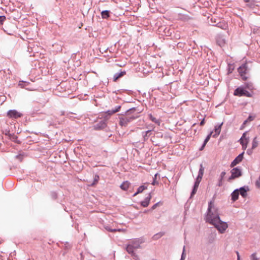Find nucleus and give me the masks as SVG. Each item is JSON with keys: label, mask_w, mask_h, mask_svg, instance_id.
Returning <instances> with one entry per match:
<instances>
[{"label": "nucleus", "mask_w": 260, "mask_h": 260, "mask_svg": "<svg viewBox=\"0 0 260 260\" xmlns=\"http://www.w3.org/2000/svg\"><path fill=\"white\" fill-rule=\"evenodd\" d=\"M258 146V141H257V138L255 137L252 141V149L255 148Z\"/></svg>", "instance_id": "5701e85b"}, {"label": "nucleus", "mask_w": 260, "mask_h": 260, "mask_svg": "<svg viewBox=\"0 0 260 260\" xmlns=\"http://www.w3.org/2000/svg\"><path fill=\"white\" fill-rule=\"evenodd\" d=\"M225 174L226 173L225 172H222L220 174V177L223 178Z\"/></svg>", "instance_id": "473e14b6"}, {"label": "nucleus", "mask_w": 260, "mask_h": 260, "mask_svg": "<svg viewBox=\"0 0 260 260\" xmlns=\"http://www.w3.org/2000/svg\"><path fill=\"white\" fill-rule=\"evenodd\" d=\"M205 124V119L204 118L200 122V125L203 126Z\"/></svg>", "instance_id": "f704fd0d"}, {"label": "nucleus", "mask_w": 260, "mask_h": 260, "mask_svg": "<svg viewBox=\"0 0 260 260\" xmlns=\"http://www.w3.org/2000/svg\"><path fill=\"white\" fill-rule=\"evenodd\" d=\"M239 191L238 189L234 190L232 193V199L233 201H236L239 197Z\"/></svg>", "instance_id": "4468645a"}, {"label": "nucleus", "mask_w": 260, "mask_h": 260, "mask_svg": "<svg viewBox=\"0 0 260 260\" xmlns=\"http://www.w3.org/2000/svg\"><path fill=\"white\" fill-rule=\"evenodd\" d=\"M239 194H240L243 197L245 198L247 196V190L244 188L241 187L239 190Z\"/></svg>", "instance_id": "aec40b11"}, {"label": "nucleus", "mask_w": 260, "mask_h": 260, "mask_svg": "<svg viewBox=\"0 0 260 260\" xmlns=\"http://www.w3.org/2000/svg\"><path fill=\"white\" fill-rule=\"evenodd\" d=\"M213 132H211L209 135H208L207 137L206 138L205 141H204V143L202 147V148H201V150H202L204 147L205 146V145H206L207 143L209 141L211 136L212 135Z\"/></svg>", "instance_id": "a211bd4d"}, {"label": "nucleus", "mask_w": 260, "mask_h": 260, "mask_svg": "<svg viewBox=\"0 0 260 260\" xmlns=\"http://www.w3.org/2000/svg\"><path fill=\"white\" fill-rule=\"evenodd\" d=\"M234 95L238 96H245L248 98L252 96V93L245 90L243 87L237 88L234 92Z\"/></svg>", "instance_id": "f03ea898"}, {"label": "nucleus", "mask_w": 260, "mask_h": 260, "mask_svg": "<svg viewBox=\"0 0 260 260\" xmlns=\"http://www.w3.org/2000/svg\"><path fill=\"white\" fill-rule=\"evenodd\" d=\"M205 220L206 222L214 225L221 234L224 233L228 228L227 223L221 220L218 209L215 205L214 200L208 204Z\"/></svg>", "instance_id": "f257e3e1"}, {"label": "nucleus", "mask_w": 260, "mask_h": 260, "mask_svg": "<svg viewBox=\"0 0 260 260\" xmlns=\"http://www.w3.org/2000/svg\"><path fill=\"white\" fill-rule=\"evenodd\" d=\"M149 118L150 119L155 123L156 124L159 125L160 123V121L159 119H156L155 117H153L151 114H149L148 115Z\"/></svg>", "instance_id": "f3484780"}, {"label": "nucleus", "mask_w": 260, "mask_h": 260, "mask_svg": "<svg viewBox=\"0 0 260 260\" xmlns=\"http://www.w3.org/2000/svg\"><path fill=\"white\" fill-rule=\"evenodd\" d=\"M222 125V123L219 125H216L215 126L214 131L215 134L212 135L213 137H216L218 135H219L221 132V125Z\"/></svg>", "instance_id": "9d476101"}, {"label": "nucleus", "mask_w": 260, "mask_h": 260, "mask_svg": "<svg viewBox=\"0 0 260 260\" xmlns=\"http://www.w3.org/2000/svg\"><path fill=\"white\" fill-rule=\"evenodd\" d=\"M231 173L232 175L228 179L229 181H231L232 180L238 178L242 175V173L240 170L237 168L233 169L231 170Z\"/></svg>", "instance_id": "20e7f679"}, {"label": "nucleus", "mask_w": 260, "mask_h": 260, "mask_svg": "<svg viewBox=\"0 0 260 260\" xmlns=\"http://www.w3.org/2000/svg\"><path fill=\"white\" fill-rule=\"evenodd\" d=\"M135 249H136L134 248V246L131 243L128 244L126 248L127 252L132 255L134 254V250Z\"/></svg>", "instance_id": "9b49d317"}, {"label": "nucleus", "mask_w": 260, "mask_h": 260, "mask_svg": "<svg viewBox=\"0 0 260 260\" xmlns=\"http://www.w3.org/2000/svg\"><path fill=\"white\" fill-rule=\"evenodd\" d=\"M217 26L219 28H221L222 29H226L228 28V25L225 23L220 22L218 23Z\"/></svg>", "instance_id": "4be33fe9"}, {"label": "nucleus", "mask_w": 260, "mask_h": 260, "mask_svg": "<svg viewBox=\"0 0 260 260\" xmlns=\"http://www.w3.org/2000/svg\"><path fill=\"white\" fill-rule=\"evenodd\" d=\"M151 199V195L150 193L149 194L148 197H146L144 201H143L141 204L144 207H147L150 203V201Z\"/></svg>", "instance_id": "1a4fd4ad"}, {"label": "nucleus", "mask_w": 260, "mask_h": 260, "mask_svg": "<svg viewBox=\"0 0 260 260\" xmlns=\"http://www.w3.org/2000/svg\"><path fill=\"white\" fill-rule=\"evenodd\" d=\"M200 182H199L198 181H196L195 182V183L194 184V186H193V188H197L198 189V187H199V184H200Z\"/></svg>", "instance_id": "7c9ffc66"}, {"label": "nucleus", "mask_w": 260, "mask_h": 260, "mask_svg": "<svg viewBox=\"0 0 260 260\" xmlns=\"http://www.w3.org/2000/svg\"><path fill=\"white\" fill-rule=\"evenodd\" d=\"M223 179V178L220 177V178L219 179L218 183L217 184V185L218 186H221L222 185V184H223V182H222Z\"/></svg>", "instance_id": "cd10ccee"}, {"label": "nucleus", "mask_w": 260, "mask_h": 260, "mask_svg": "<svg viewBox=\"0 0 260 260\" xmlns=\"http://www.w3.org/2000/svg\"><path fill=\"white\" fill-rule=\"evenodd\" d=\"M204 172V168L202 164L200 165V169L199 171V175L203 176Z\"/></svg>", "instance_id": "b1692460"}, {"label": "nucleus", "mask_w": 260, "mask_h": 260, "mask_svg": "<svg viewBox=\"0 0 260 260\" xmlns=\"http://www.w3.org/2000/svg\"><path fill=\"white\" fill-rule=\"evenodd\" d=\"M202 177H203L202 175H200L198 174V177L197 178L196 181H198L199 182H200L201 181V180H202Z\"/></svg>", "instance_id": "c756f323"}, {"label": "nucleus", "mask_w": 260, "mask_h": 260, "mask_svg": "<svg viewBox=\"0 0 260 260\" xmlns=\"http://www.w3.org/2000/svg\"><path fill=\"white\" fill-rule=\"evenodd\" d=\"M150 132L149 131L146 132V136L148 135V134Z\"/></svg>", "instance_id": "e433bc0d"}, {"label": "nucleus", "mask_w": 260, "mask_h": 260, "mask_svg": "<svg viewBox=\"0 0 260 260\" xmlns=\"http://www.w3.org/2000/svg\"><path fill=\"white\" fill-rule=\"evenodd\" d=\"M248 88H249V89H250L251 90H252V88H250V87H248Z\"/></svg>", "instance_id": "79ce46f5"}, {"label": "nucleus", "mask_w": 260, "mask_h": 260, "mask_svg": "<svg viewBox=\"0 0 260 260\" xmlns=\"http://www.w3.org/2000/svg\"><path fill=\"white\" fill-rule=\"evenodd\" d=\"M184 250H185V247H184V248H183V252L182 254V257H181V260H182L183 258V255H184Z\"/></svg>", "instance_id": "c9c22d12"}, {"label": "nucleus", "mask_w": 260, "mask_h": 260, "mask_svg": "<svg viewBox=\"0 0 260 260\" xmlns=\"http://www.w3.org/2000/svg\"><path fill=\"white\" fill-rule=\"evenodd\" d=\"M7 114L9 117L13 118H17L22 116V114L15 110L9 111Z\"/></svg>", "instance_id": "423d86ee"}, {"label": "nucleus", "mask_w": 260, "mask_h": 260, "mask_svg": "<svg viewBox=\"0 0 260 260\" xmlns=\"http://www.w3.org/2000/svg\"><path fill=\"white\" fill-rule=\"evenodd\" d=\"M105 229L107 231H109V232H115L116 231H119L120 232L121 231L120 229H118V230H116V229H110V228L107 226V227H105Z\"/></svg>", "instance_id": "393cba45"}, {"label": "nucleus", "mask_w": 260, "mask_h": 260, "mask_svg": "<svg viewBox=\"0 0 260 260\" xmlns=\"http://www.w3.org/2000/svg\"><path fill=\"white\" fill-rule=\"evenodd\" d=\"M126 72L125 71L121 72L119 73L116 74L114 75L113 77V81L114 82H116L119 78H121V77L123 76L124 75H125Z\"/></svg>", "instance_id": "ddd939ff"}, {"label": "nucleus", "mask_w": 260, "mask_h": 260, "mask_svg": "<svg viewBox=\"0 0 260 260\" xmlns=\"http://www.w3.org/2000/svg\"><path fill=\"white\" fill-rule=\"evenodd\" d=\"M254 119V117L252 116H249L248 118V119L245 120L244 122V124H245L248 121H252Z\"/></svg>", "instance_id": "bb28decb"}, {"label": "nucleus", "mask_w": 260, "mask_h": 260, "mask_svg": "<svg viewBox=\"0 0 260 260\" xmlns=\"http://www.w3.org/2000/svg\"><path fill=\"white\" fill-rule=\"evenodd\" d=\"M142 242L139 239H134L131 241V244L134 246V248L136 249L139 248L140 246V244Z\"/></svg>", "instance_id": "f8f14e48"}, {"label": "nucleus", "mask_w": 260, "mask_h": 260, "mask_svg": "<svg viewBox=\"0 0 260 260\" xmlns=\"http://www.w3.org/2000/svg\"><path fill=\"white\" fill-rule=\"evenodd\" d=\"M159 204V203H156L155 204H154L151 208V209L152 210H154V209H155L156 208V207L158 206V205Z\"/></svg>", "instance_id": "72a5a7b5"}, {"label": "nucleus", "mask_w": 260, "mask_h": 260, "mask_svg": "<svg viewBox=\"0 0 260 260\" xmlns=\"http://www.w3.org/2000/svg\"><path fill=\"white\" fill-rule=\"evenodd\" d=\"M248 70V69L246 63L242 64L238 69V72L243 80H246L248 78L246 76Z\"/></svg>", "instance_id": "7ed1b4c3"}, {"label": "nucleus", "mask_w": 260, "mask_h": 260, "mask_svg": "<svg viewBox=\"0 0 260 260\" xmlns=\"http://www.w3.org/2000/svg\"><path fill=\"white\" fill-rule=\"evenodd\" d=\"M121 108V106L117 107L115 110H109L107 112L109 115H112L119 111Z\"/></svg>", "instance_id": "412c9836"}, {"label": "nucleus", "mask_w": 260, "mask_h": 260, "mask_svg": "<svg viewBox=\"0 0 260 260\" xmlns=\"http://www.w3.org/2000/svg\"><path fill=\"white\" fill-rule=\"evenodd\" d=\"M246 132L244 133L242 137L240 139V144L242 145V149L245 150L247 147L248 143L249 142L248 138H246Z\"/></svg>", "instance_id": "39448f33"}, {"label": "nucleus", "mask_w": 260, "mask_h": 260, "mask_svg": "<svg viewBox=\"0 0 260 260\" xmlns=\"http://www.w3.org/2000/svg\"><path fill=\"white\" fill-rule=\"evenodd\" d=\"M246 2H248L249 1V0H244Z\"/></svg>", "instance_id": "a19ab883"}, {"label": "nucleus", "mask_w": 260, "mask_h": 260, "mask_svg": "<svg viewBox=\"0 0 260 260\" xmlns=\"http://www.w3.org/2000/svg\"><path fill=\"white\" fill-rule=\"evenodd\" d=\"M251 260H259L258 258H257L256 257V254L255 253H253V254H251Z\"/></svg>", "instance_id": "c85d7f7f"}, {"label": "nucleus", "mask_w": 260, "mask_h": 260, "mask_svg": "<svg viewBox=\"0 0 260 260\" xmlns=\"http://www.w3.org/2000/svg\"><path fill=\"white\" fill-rule=\"evenodd\" d=\"M152 185H154V184H155V181H153V182L152 183Z\"/></svg>", "instance_id": "ea45409f"}, {"label": "nucleus", "mask_w": 260, "mask_h": 260, "mask_svg": "<svg viewBox=\"0 0 260 260\" xmlns=\"http://www.w3.org/2000/svg\"><path fill=\"white\" fill-rule=\"evenodd\" d=\"M6 20V17L4 16H0V25H2Z\"/></svg>", "instance_id": "a878e982"}, {"label": "nucleus", "mask_w": 260, "mask_h": 260, "mask_svg": "<svg viewBox=\"0 0 260 260\" xmlns=\"http://www.w3.org/2000/svg\"><path fill=\"white\" fill-rule=\"evenodd\" d=\"M101 16L102 18L103 19H107L109 17V11H103L101 13Z\"/></svg>", "instance_id": "6ab92c4d"}, {"label": "nucleus", "mask_w": 260, "mask_h": 260, "mask_svg": "<svg viewBox=\"0 0 260 260\" xmlns=\"http://www.w3.org/2000/svg\"><path fill=\"white\" fill-rule=\"evenodd\" d=\"M133 119L134 118L133 117H121L120 118L119 124L121 126H126L127 125L128 123L129 122Z\"/></svg>", "instance_id": "0eeeda50"}, {"label": "nucleus", "mask_w": 260, "mask_h": 260, "mask_svg": "<svg viewBox=\"0 0 260 260\" xmlns=\"http://www.w3.org/2000/svg\"><path fill=\"white\" fill-rule=\"evenodd\" d=\"M147 188V186H145L144 185L140 186L137 190V191L134 194V196H136L138 194L141 193L145 189Z\"/></svg>", "instance_id": "dca6fc26"}, {"label": "nucleus", "mask_w": 260, "mask_h": 260, "mask_svg": "<svg viewBox=\"0 0 260 260\" xmlns=\"http://www.w3.org/2000/svg\"><path fill=\"white\" fill-rule=\"evenodd\" d=\"M244 152H243L242 153L240 154L231 163V167H233L237 165L239 163H240L243 158V154Z\"/></svg>", "instance_id": "6e6552de"}, {"label": "nucleus", "mask_w": 260, "mask_h": 260, "mask_svg": "<svg viewBox=\"0 0 260 260\" xmlns=\"http://www.w3.org/2000/svg\"><path fill=\"white\" fill-rule=\"evenodd\" d=\"M247 153H248L249 154H250L251 152H250V151L248 150L247 151Z\"/></svg>", "instance_id": "58836bf2"}, {"label": "nucleus", "mask_w": 260, "mask_h": 260, "mask_svg": "<svg viewBox=\"0 0 260 260\" xmlns=\"http://www.w3.org/2000/svg\"><path fill=\"white\" fill-rule=\"evenodd\" d=\"M237 254H238V260H239L240 258H239L238 252H237Z\"/></svg>", "instance_id": "4c0bfd02"}, {"label": "nucleus", "mask_w": 260, "mask_h": 260, "mask_svg": "<svg viewBox=\"0 0 260 260\" xmlns=\"http://www.w3.org/2000/svg\"><path fill=\"white\" fill-rule=\"evenodd\" d=\"M130 185V183L127 181H124L120 185V188L123 190H127L128 188H129V186Z\"/></svg>", "instance_id": "2eb2a0df"}, {"label": "nucleus", "mask_w": 260, "mask_h": 260, "mask_svg": "<svg viewBox=\"0 0 260 260\" xmlns=\"http://www.w3.org/2000/svg\"><path fill=\"white\" fill-rule=\"evenodd\" d=\"M197 188H193V190L191 192V197H192L197 192Z\"/></svg>", "instance_id": "2f4dec72"}]
</instances>
